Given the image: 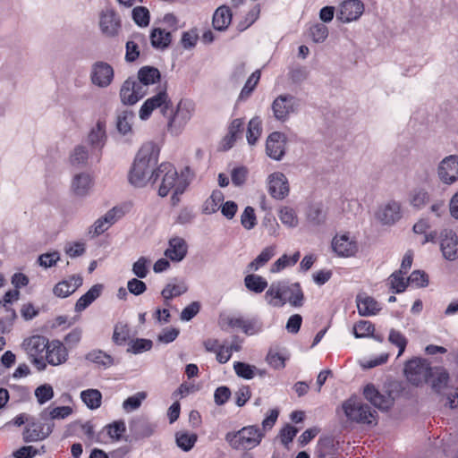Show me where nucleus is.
Segmentation results:
<instances>
[{
  "instance_id": "f257e3e1",
  "label": "nucleus",
  "mask_w": 458,
  "mask_h": 458,
  "mask_svg": "<svg viewBox=\"0 0 458 458\" xmlns=\"http://www.w3.org/2000/svg\"><path fill=\"white\" fill-rule=\"evenodd\" d=\"M160 149L158 146L148 141L144 143L135 157L130 171L129 181L135 187H144L148 182H157V165Z\"/></svg>"
},
{
  "instance_id": "f03ea898",
  "label": "nucleus",
  "mask_w": 458,
  "mask_h": 458,
  "mask_svg": "<svg viewBox=\"0 0 458 458\" xmlns=\"http://www.w3.org/2000/svg\"><path fill=\"white\" fill-rule=\"evenodd\" d=\"M161 178V184L158 188V195L165 197L171 191H174V195L182 194L188 183L179 177L174 166L170 163H162L157 168V180Z\"/></svg>"
},
{
  "instance_id": "7ed1b4c3",
  "label": "nucleus",
  "mask_w": 458,
  "mask_h": 458,
  "mask_svg": "<svg viewBox=\"0 0 458 458\" xmlns=\"http://www.w3.org/2000/svg\"><path fill=\"white\" fill-rule=\"evenodd\" d=\"M263 436L257 426H247L236 432H228L225 441L233 449L248 450L259 445Z\"/></svg>"
},
{
  "instance_id": "20e7f679",
  "label": "nucleus",
  "mask_w": 458,
  "mask_h": 458,
  "mask_svg": "<svg viewBox=\"0 0 458 458\" xmlns=\"http://www.w3.org/2000/svg\"><path fill=\"white\" fill-rule=\"evenodd\" d=\"M172 102L167 94L166 84H165L157 93L144 101L140 108L139 117L142 121H146L156 109H160L161 114L166 116L169 114Z\"/></svg>"
},
{
  "instance_id": "39448f33",
  "label": "nucleus",
  "mask_w": 458,
  "mask_h": 458,
  "mask_svg": "<svg viewBox=\"0 0 458 458\" xmlns=\"http://www.w3.org/2000/svg\"><path fill=\"white\" fill-rule=\"evenodd\" d=\"M271 109L276 121L286 122L300 110V99L289 93L278 95L272 102Z\"/></svg>"
},
{
  "instance_id": "423d86ee",
  "label": "nucleus",
  "mask_w": 458,
  "mask_h": 458,
  "mask_svg": "<svg viewBox=\"0 0 458 458\" xmlns=\"http://www.w3.org/2000/svg\"><path fill=\"white\" fill-rule=\"evenodd\" d=\"M107 140L106 125L105 121L98 120L89 131L86 142L90 148L92 161L98 163L101 159L102 149Z\"/></svg>"
},
{
  "instance_id": "0eeeda50",
  "label": "nucleus",
  "mask_w": 458,
  "mask_h": 458,
  "mask_svg": "<svg viewBox=\"0 0 458 458\" xmlns=\"http://www.w3.org/2000/svg\"><path fill=\"white\" fill-rule=\"evenodd\" d=\"M195 111V103L191 99H181L174 114L170 117L168 130L178 134L191 119Z\"/></svg>"
},
{
  "instance_id": "6e6552de",
  "label": "nucleus",
  "mask_w": 458,
  "mask_h": 458,
  "mask_svg": "<svg viewBox=\"0 0 458 458\" xmlns=\"http://www.w3.org/2000/svg\"><path fill=\"white\" fill-rule=\"evenodd\" d=\"M430 374L431 367L425 359L413 358L405 363L404 375L412 385L419 386L427 382Z\"/></svg>"
},
{
  "instance_id": "1a4fd4ad",
  "label": "nucleus",
  "mask_w": 458,
  "mask_h": 458,
  "mask_svg": "<svg viewBox=\"0 0 458 458\" xmlns=\"http://www.w3.org/2000/svg\"><path fill=\"white\" fill-rule=\"evenodd\" d=\"M343 408L345 415L353 421L364 424L376 422L377 412L372 411L368 404L349 400L344 403Z\"/></svg>"
},
{
  "instance_id": "9d476101",
  "label": "nucleus",
  "mask_w": 458,
  "mask_h": 458,
  "mask_svg": "<svg viewBox=\"0 0 458 458\" xmlns=\"http://www.w3.org/2000/svg\"><path fill=\"white\" fill-rule=\"evenodd\" d=\"M147 95V89L136 79L128 78L120 89V98L123 105L132 106Z\"/></svg>"
},
{
  "instance_id": "9b49d317",
  "label": "nucleus",
  "mask_w": 458,
  "mask_h": 458,
  "mask_svg": "<svg viewBox=\"0 0 458 458\" xmlns=\"http://www.w3.org/2000/svg\"><path fill=\"white\" fill-rule=\"evenodd\" d=\"M99 28L102 34L107 38L118 36L121 30V20L113 9H106L99 15Z\"/></svg>"
},
{
  "instance_id": "f8f14e48",
  "label": "nucleus",
  "mask_w": 458,
  "mask_h": 458,
  "mask_svg": "<svg viewBox=\"0 0 458 458\" xmlns=\"http://www.w3.org/2000/svg\"><path fill=\"white\" fill-rule=\"evenodd\" d=\"M437 176L445 184H452L458 180V156L445 157L437 166Z\"/></svg>"
},
{
  "instance_id": "ddd939ff",
  "label": "nucleus",
  "mask_w": 458,
  "mask_h": 458,
  "mask_svg": "<svg viewBox=\"0 0 458 458\" xmlns=\"http://www.w3.org/2000/svg\"><path fill=\"white\" fill-rule=\"evenodd\" d=\"M267 191L276 199H284L289 194L290 188L286 176L281 172H275L267 177Z\"/></svg>"
},
{
  "instance_id": "4468645a",
  "label": "nucleus",
  "mask_w": 458,
  "mask_h": 458,
  "mask_svg": "<svg viewBox=\"0 0 458 458\" xmlns=\"http://www.w3.org/2000/svg\"><path fill=\"white\" fill-rule=\"evenodd\" d=\"M331 245L334 252L339 257H351L358 250L357 242L349 233L336 234Z\"/></svg>"
},
{
  "instance_id": "2eb2a0df",
  "label": "nucleus",
  "mask_w": 458,
  "mask_h": 458,
  "mask_svg": "<svg viewBox=\"0 0 458 458\" xmlns=\"http://www.w3.org/2000/svg\"><path fill=\"white\" fill-rule=\"evenodd\" d=\"M54 427V422L30 423L23 431V440L27 443L43 440L52 433Z\"/></svg>"
},
{
  "instance_id": "dca6fc26",
  "label": "nucleus",
  "mask_w": 458,
  "mask_h": 458,
  "mask_svg": "<svg viewBox=\"0 0 458 458\" xmlns=\"http://www.w3.org/2000/svg\"><path fill=\"white\" fill-rule=\"evenodd\" d=\"M90 77L93 84L100 88H106L113 81L114 70L107 63L97 62L92 66Z\"/></svg>"
},
{
  "instance_id": "f3484780",
  "label": "nucleus",
  "mask_w": 458,
  "mask_h": 458,
  "mask_svg": "<svg viewBox=\"0 0 458 458\" xmlns=\"http://www.w3.org/2000/svg\"><path fill=\"white\" fill-rule=\"evenodd\" d=\"M286 137L279 131L272 132L266 142L267 155L275 160H281L285 153Z\"/></svg>"
},
{
  "instance_id": "a211bd4d",
  "label": "nucleus",
  "mask_w": 458,
  "mask_h": 458,
  "mask_svg": "<svg viewBox=\"0 0 458 458\" xmlns=\"http://www.w3.org/2000/svg\"><path fill=\"white\" fill-rule=\"evenodd\" d=\"M440 249L445 259L458 258V237L452 230H444L440 234Z\"/></svg>"
},
{
  "instance_id": "6ab92c4d",
  "label": "nucleus",
  "mask_w": 458,
  "mask_h": 458,
  "mask_svg": "<svg viewBox=\"0 0 458 458\" xmlns=\"http://www.w3.org/2000/svg\"><path fill=\"white\" fill-rule=\"evenodd\" d=\"M94 185V180L90 174L81 172L76 174L71 182V191L73 195L84 198L88 196Z\"/></svg>"
},
{
  "instance_id": "aec40b11",
  "label": "nucleus",
  "mask_w": 458,
  "mask_h": 458,
  "mask_svg": "<svg viewBox=\"0 0 458 458\" xmlns=\"http://www.w3.org/2000/svg\"><path fill=\"white\" fill-rule=\"evenodd\" d=\"M364 5L360 0L344 1L339 9L337 18L343 22L356 21L363 13Z\"/></svg>"
},
{
  "instance_id": "412c9836",
  "label": "nucleus",
  "mask_w": 458,
  "mask_h": 458,
  "mask_svg": "<svg viewBox=\"0 0 458 458\" xmlns=\"http://www.w3.org/2000/svg\"><path fill=\"white\" fill-rule=\"evenodd\" d=\"M68 358L66 347L58 340L49 343L47 348L46 360L52 366H58L64 363Z\"/></svg>"
},
{
  "instance_id": "4be33fe9",
  "label": "nucleus",
  "mask_w": 458,
  "mask_h": 458,
  "mask_svg": "<svg viewBox=\"0 0 458 458\" xmlns=\"http://www.w3.org/2000/svg\"><path fill=\"white\" fill-rule=\"evenodd\" d=\"M363 394L365 398L379 410H387L393 404L390 394H383L373 385H367Z\"/></svg>"
},
{
  "instance_id": "5701e85b",
  "label": "nucleus",
  "mask_w": 458,
  "mask_h": 458,
  "mask_svg": "<svg viewBox=\"0 0 458 458\" xmlns=\"http://www.w3.org/2000/svg\"><path fill=\"white\" fill-rule=\"evenodd\" d=\"M49 342L47 338L42 335H32L25 339L21 344L26 353L31 357L41 356L48 347Z\"/></svg>"
},
{
  "instance_id": "b1692460",
  "label": "nucleus",
  "mask_w": 458,
  "mask_h": 458,
  "mask_svg": "<svg viewBox=\"0 0 458 458\" xmlns=\"http://www.w3.org/2000/svg\"><path fill=\"white\" fill-rule=\"evenodd\" d=\"M304 294L299 283L288 284L284 282L283 301L288 302L293 307L303 305Z\"/></svg>"
},
{
  "instance_id": "393cba45",
  "label": "nucleus",
  "mask_w": 458,
  "mask_h": 458,
  "mask_svg": "<svg viewBox=\"0 0 458 458\" xmlns=\"http://www.w3.org/2000/svg\"><path fill=\"white\" fill-rule=\"evenodd\" d=\"M377 217L385 225H391L401 217V206L396 201H390L379 208Z\"/></svg>"
},
{
  "instance_id": "a878e982",
  "label": "nucleus",
  "mask_w": 458,
  "mask_h": 458,
  "mask_svg": "<svg viewBox=\"0 0 458 458\" xmlns=\"http://www.w3.org/2000/svg\"><path fill=\"white\" fill-rule=\"evenodd\" d=\"M82 284V277L79 275L72 276L68 280L56 284L53 293L59 298H66L73 293Z\"/></svg>"
},
{
  "instance_id": "bb28decb",
  "label": "nucleus",
  "mask_w": 458,
  "mask_h": 458,
  "mask_svg": "<svg viewBox=\"0 0 458 458\" xmlns=\"http://www.w3.org/2000/svg\"><path fill=\"white\" fill-rule=\"evenodd\" d=\"M187 249V243L182 238L174 237L169 241L165 255L172 261L180 262L185 258Z\"/></svg>"
},
{
  "instance_id": "cd10ccee",
  "label": "nucleus",
  "mask_w": 458,
  "mask_h": 458,
  "mask_svg": "<svg viewBox=\"0 0 458 458\" xmlns=\"http://www.w3.org/2000/svg\"><path fill=\"white\" fill-rule=\"evenodd\" d=\"M188 291V285L183 280L174 278L162 290L161 295L165 299L166 306L169 305L168 301L185 293Z\"/></svg>"
},
{
  "instance_id": "c85d7f7f",
  "label": "nucleus",
  "mask_w": 458,
  "mask_h": 458,
  "mask_svg": "<svg viewBox=\"0 0 458 458\" xmlns=\"http://www.w3.org/2000/svg\"><path fill=\"white\" fill-rule=\"evenodd\" d=\"M356 302L358 312L360 316H373L381 310L379 303L370 296L358 295Z\"/></svg>"
},
{
  "instance_id": "c756f323",
  "label": "nucleus",
  "mask_w": 458,
  "mask_h": 458,
  "mask_svg": "<svg viewBox=\"0 0 458 458\" xmlns=\"http://www.w3.org/2000/svg\"><path fill=\"white\" fill-rule=\"evenodd\" d=\"M72 413V408L70 406L47 407L44 409L39 418L43 421L52 422L55 420H64Z\"/></svg>"
},
{
  "instance_id": "7c9ffc66",
  "label": "nucleus",
  "mask_w": 458,
  "mask_h": 458,
  "mask_svg": "<svg viewBox=\"0 0 458 458\" xmlns=\"http://www.w3.org/2000/svg\"><path fill=\"white\" fill-rule=\"evenodd\" d=\"M160 78L161 74L158 69L152 66H143L138 72L137 82L148 89L149 85L159 81Z\"/></svg>"
},
{
  "instance_id": "2f4dec72",
  "label": "nucleus",
  "mask_w": 458,
  "mask_h": 458,
  "mask_svg": "<svg viewBox=\"0 0 458 458\" xmlns=\"http://www.w3.org/2000/svg\"><path fill=\"white\" fill-rule=\"evenodd\" d=\"M103 290L100 284H94L86 293L80 297L76 301L75 310L81 312L87 309L96 299H98Z\"/></svg>"
},
{
  "instance_id": "473e14b6",
  "label": "nucleus",
  "mask_w": 458,
  "mask_h": 458,
  "mask_svg": "<svg viewBox=\"0 0 458 458\" xmlns=\"http://www.w3.org/2000/svg\"><path fill=\"white\" fill-rule=\"evenodd\" d=\"M284 282H274L266 292L265 299L273 307H283Z\"/></svg>"
},
{
  "instance_id": "72a5a7b5",
  "label": "nucleus",
  "mask_w": 458,
  "mask_h": 458,
  "mask_svg": "<svg viewBox=\"0 0 458 458\" xmlns=\"http://www.w3.org/2000/svg\"><path fill=\"white\" fill-rule=\"evenodd\" d=\"M232 12L228 6L218 7L213 15V26L216 30H225L232 21Z\"/></svg>"
},
{
  "instance_id": "f704fd0d",
  "label": "nucleus",
  "mask_w": 458,
  "mask_h": 458,
  "mask_svg": "<svg viewBox=\"0 0 458 458\" xmlns=\"http://www.w3.org/2000/svg\"><path fill=\"white\" fill-rule=\"evenodd\" d=\"M149 39L154 48L165 49L170 45L172 36L171 33L165 30L156 28L151 30Z\"/></svg>"
},
{
  "instance_id": "c9c22d12",
  "label": "nucleus",
  "mask_w": 458,
  "mask_h": 458,
  "mask_svg": "<svg viewBox=\"0 0 458 458\" xmlns=\"http://www.w3.org/2000/svg\"><path fill=\"white\" fill-rule=\"evenodd\" d=\"M85 359L100 368L107 369L114 365V358L101 350H92L88 352Z\"/></svg>"
},
{
  "instance_id": "e433bc0d",
  "label": "nucleus",
  "mask_w": 458,
  "mask_h": 458,
  "mask_svg": "<svg viewBox=\"0 0 458 458\" xmlns=\"http://www.w3.org/2000/svg\"><path fill=\"white\" fill-rule=\"evenodd\" d=\"M81 399L90 410H96L101 406L102 394L98 389H87L81 393Z\"/></svg>"
},
{
  "instance_id": "4c0bfd02",
  "label": "nucleus",
  "mask_w": 458,
  "mask_h": 458,
  "mask_svg": "<svg viewBox=\"0 0 458 458\" xmlns=\"http://www.w3.org/2000/svg\"><path fill=\"white\" fill-rule=\"evenodd\" d=\"M174 437L176 445L184 452L191 451L198 440L197 434L187 431H178Z\"/></svg>"
},
{
  "instance_id": "58836bf2",
  "label": "nucleus",
  "mask_w": 458,
  "mask_h": 458,
  "mask_svg": "<svg viewBox=\"0 0 458 458\" xmlns=\"http://www.w3.org/2000/svg\"><path fill=\"white\" fill-rule=\"evenodd\" d=\"M90 157V149L89 150L83 145H78L74 148L72 152L70 155V163L73 166H85L87 162Z\"/></svg>"
},
{
  "instance_id": "ea45409f",
  "label": "nucleus",
  "mask_w": 458,
  "mask_h": 458,
  "mask_svg": "<svg viewBox=\"0 0 458 458\" xmlns=\"http://www.w3.org/2000/svg\"><path fill=\"white\" fill-rule=\"evenodd\" d=\"M134 119V114L130 110H123L117 114L116 118V128L118 131L126 135L131 131L132 121Z\"/></svg>"
},
{
  "instance_id": "a19ab883",
  "label": "nucleus",
  "mask_w": 458,
  "mask_h": 458,
  "mask_svg": "<svg viewBox=\"0 0 458 458\" xmlns=\"http://www.w3.org/2000/svg\"><path fill=\"white\" fill-rule=\"evenodd\" d=\"M275 250L276 248L274 246L265 248L258 257L248 265L247 271L255 272L259 270V267L267 263L275 255Z\"/></svg>"
},
{
  "instance_id": "79ce46f5",
  "label": "nucleus",
  "mask_w": 458,
  "mask_h": 458,
  "mask_svg": "<svg viewBox=\"0 0 458 458\" xmlns=\"http://www.w3.org/2000/svg\"><path fill=\"white\" fill-rule=\"evenodd\" d=\"M245 287L255 293H261L267 287V281L259 275L250 274L244 278Z\"/></svg>"
},
{
  "instance_id": "37998d69",
  "label": "nucleus",
  "mask_w": 458,
  "mask_h": 458,
  "mask_svg": "<svg viewBox=\"0 0 458 458\" xmlns=\"http://www.w3.org/2000/svg\"><path fill=\"white\" fill-rule=\"evenodd\" d=\"M403 273L399 271L394 272L387 279V284L394 293L404 292L408 286V278L405 279Z\"/></svg>"
},
{
  "instance_id": "c03bdc74",
  "label": "nucleus",
  "mask_w": 458,
  "mask_h": 458,
  "mask_svg": "<svg viewBox=\"0 0 458 458\" xmlns=\"http://www.w3.org/2000/svg\"><path fill=\"white\" fill-rule=\"evenodd\" d=\"M432 376V388L437 392L444 390L448 384L449 375L447 371L442 368L436 369L434 372L431 371Z\"/></svg>"
},
{
  "instance_id": "a18cd8bd",
  "label": "nucleus",
  "mask_w": 458,
  "mask_h": 458,
  "mask_svg": "<svg viewBox=\"0 0 458 458\" xmlns=\"http://www.w3.org/2000/svg\"><path fill=\"white\" fill-rule=\"evenodd\" d=\"M262 121L259 117L255 116L249 122L247 130V140L250 145H254L261 135Z\"/></svg>"
},
{
  "instance_id": "49530a36",
  "label": "nucleus",
  "mask_w": 458,
  "mask_h": 458,
  "mask_svg": "<svg viewBox=\"0 0 458 458\" xmlns=\"http://www.w3.org/2000/svg\"><path fill=\"white\" fill-rule=\"evenodd\" d=\"M224 200V194L220 191H214L210 197L205 201L202 212L208 215L217 211L220 203Z\"/></svg>"
},
{
  "instance_id": "de8ad7c7",
  "label": "nucleus",
  "mask_w": 458,
  "mask_h": 458,
  "mask_svg": "<svg viewBox=\"0 0 458 458\" xmlns=\"http://www.w3.org/2000/svg\"><path fill=\"white\" fill-rule=\"evenodd\" d=\"M336 448L334 444V440L329 437L319 439L317 448L316 456L317 458H327V456L334 454Z\"/></svg>"
},
{
  "instance_id": "09e8293b",
  "label": "nucleus",
  "mask_w": 458,
  "mask_h": 458,
  "mask_svg": "<svg viewBox=\"0 0 458 458\" xmlns=\"http://www.w3.org/2000/svg\"><path fill=\"white\" fill-rule=\"evenodd\" d=\"M147 398V393L146 392H138L135 394L129 396L127 399H125L123 403V409L126 412H131L133 411L138 410L142 402Z\"/></svg>"
},
{
  "instance_id": "8fccbe9b",
  "label": "nucleus",
  "mask_w": 458,
  "mask_h": 458,
  "mask_svg": "<svg viewBox=\"0 0 458 458\" xmlns=\"http://www.w3.org/2000/svg\"><path fill=\"white\" fill-rule=\"evenodd\" d=\"M280 221L288 227H296L299 220L296 212L290 207H283L278 214Z\"/></svg>"
},
{
  "instance_id": "3c124183",
  "label": "nucleus",
  "mask_w": 458,
  "mask_h": 458,
  "mask_svg": "<svg viewBox=\"0 0 458 458\" xmlns=\"http://www.w3.org/2000/svg\"><path fill=\"white\" fill-rule=\"evenodd\" d=\"M388 341L391 344L398 347L399 351L397 357H400L404 352L408 344V340L405 335L400 331L392 328L389 331Z\"/></svg>"
},
{
  "instance_id": "603ef678",
  "label": "nucleus",
  "mask_w": 458,
  "mask_h": 458,
  "mask_svg": "<svg viewBox=\"0 0 458 458\" xmlns=\"http://www.w3.org/2000/svg\"><path fill=\"white\" fill-rule=\"evenodd\" d=\"M429 201V194L424 189L414 190L410 196V203L412 207L420 209Z\"/></svg>"
},
{
  "instance_id": "864d4df0",
  "label": "nucleus",
  "mask_w": 458,
  "mask_h": 458,
  "mask_svg": "<svg viewBox=\"0 0 458 458\" xmlns=\"http://www.w3.org/2000/svg\"><path fill=\"white\" fill-rule=\"evenodd\" d=\"M375 331V327L370 321L360 320L353 326V335L356 338L369 337Z\"/></svg>"
},
{
  "instance_id": "5fc2aeb1",
  "label": "nucleus",
  "mask_w": 458,
  "mask_h": 458,
  "mask_svg": "<svg viewBox=\"0 0 458 458\" xmlns=\"http://www.w3.org/2000/svg\"><path fill=\"white\" fill-rule=\"evenodd\" d=\"M130 336V329L127 324L118 322L115 324L113 334V341L119 345L123 344Z\"/></svg>"
},
{
  "instance_id": "6e6d98bb",
  "label": "nucleus",
  "mask_w": 458,
  "mask_h": 458,
  "mask_svg": "<svg viewBox=\"0 0 458 458\" xmlns=\"http://www.w3.org/2000/svg\"><path fill=\"white\" fill-rule=\"evenodd\" d=\"M243 124V121L239 118L232 121L229 126L228 135L225 138V141L226 142L225 148H230L233 146V142L237 138V134L242 131Z\"/></svg>"
},
{
  "instance_id": "4d7b16f0",
  "label": "nucleus",
  "mask_w": 458,
  "mask_h": 458,
  "mask_svg": "<svg viewBox=\"0 0 458 458\" xmlns=\"http://www.w3.org/2000/svg\"><path fill=\"white\" fill-rule=\"evenodd\" d=\"M34 394L38 403L42 405L54 397V389L51 385L44 384L38 386Z\"/></svg>"
},
{
  "instance_id": "13d9d810",
  "label": "nucleus",
  "mask_w": 458,
  "mask_h": 458,
  "mask_svg": "<svg viewBox=\"0 0 458 458\" xmlns=\"http://www.w3.org/2000/svg\"><path fill=\"white\" fill-rule=\"evenodd\" d=\"M233 369L236 375L244 379L253 378L257 369L255 366H251L241 361H235L233 364Z\"/></svg>"
},
{
  "instance_id": "bf43d9fd",
  "label": "nucleus",
  "mask_w": 458,
  "mask_h": 458,
  "mask_svg": "<svg viewBox=\"0 0 458 458\" xmlns=\"http://www.w3.org/2000/svg\"><path fill=\"white\" fill-rule=\"evenodd\" d=\"M307 218L311 224L318 225L326 221V213L320 206H311L307 213Z\"/></svg>"
},
{
  "instance_id": "052dcab7",
  "label": "nucleus",
  "mask_w": 458,
  "mask_h": 458,
  "mask_svg": "<svg viewBox=\"0 0 458 458\" xmlns=\"http://www.w3.org/2000/svg\"><path fill=\"white\" fill-rule=\"evenodd\" d=\"M132 19L140 27H147L149 24V12L146 7L137 6L132 10Z\"/></svg>"
},
{
  "instance_id": "680f3d73",
  "label": "nucleus",
  "mask_w": 458,
  "mask_h": 458,
  "mask_svg": "<svg viewBox=\"0 0 458 458\" xmlns=\"http://www.w3.org/2000/svg\"><path fill=\"white\" fill-rule=\"evenodd\" d=\"M150 260L145 257H140L132 265V273L139 278H145L148 273Z\"/></svg>"
},
{
  "instance_id": "e2e57ef3",
  "label": "nucleus",
  "mask_w": 458,
  "mask_h": 458,
  "mask_svg": "<svg viewBox=\"0 0 458 458\" xmlns=\"http://www.w3.org/2000/svg\"><path fill=\"white\" fill-rule=\"evenodd\" d=\"M260 79V72L255 71L248 79L246 81L243 89L241 91L240 98L243 99L245 98H248L250 93L255 89L256 85L258 84L259 81Z\"/></svg>"
},
{
  "instance_id": "0e129e2a",
  "label": "nucleus",
  "mask_w": 458,
  "mask_h": 458,
  "mask_svg": "<svg viewBox=\"0 0 458 458\" xmlns=\"http://www.w3.org/2000/svg\"><path fill=\"white\" fill-rule=\"evenodd\" d=\"M260 13V8L259 4H256L250 12L246 14L243 21H242L238 24V29L241 31L245 30L248 29L250 25H252L257 19L259 18Z\"/></svg>"
},
{
  "instance_id": "69168bd1",
  "label": "nucleus",
  "mask_w": 458,
  "mask_h": 458,
  "mask_svg": "<svg viewBox=\"0 0 458 458\" xmlns=\"http://www.w3.org/2000/svg\"><path fill=\"white\" fill-rule=\"evenodd\" d=\"M241 223L242 226L247 230H250L256 225L257 219L253 208L250 206L245 208L241 216Z\"/></svg>"
},
{
  "instance_id": "338daca9",
  "label": "nucleus",
  "mask_w": 458,
  "mask_h": 458,
  "mask_svg": "<svg viewBox=\"0 0 458 458\" xmlns=\"http://www.w3.org/2000/svg\"><path fill=\"white\" fill-rule=\"evenodd\" d=\"M60 259V254L57 251L41 254L38 259V264L44 268L52 267Z\"/></svg>"
},
{
  "instance_id": "774afa93",
  "label": "nucleus",
  "mask_w": 458,
  "mask_h": 458,
  "mask_svg": "<svg viewBox=\"0 0 458 458\" xmlns=\"http://www.w3.org/2000/svg\"><path fill=\"white\" fill-rule=\"evenodd\" d=\"M45 446H41L40 450L36 449L32 445L22 446L14 452L15 458H32L37 454H44Z\"/></svg>"
}]
</instances>
